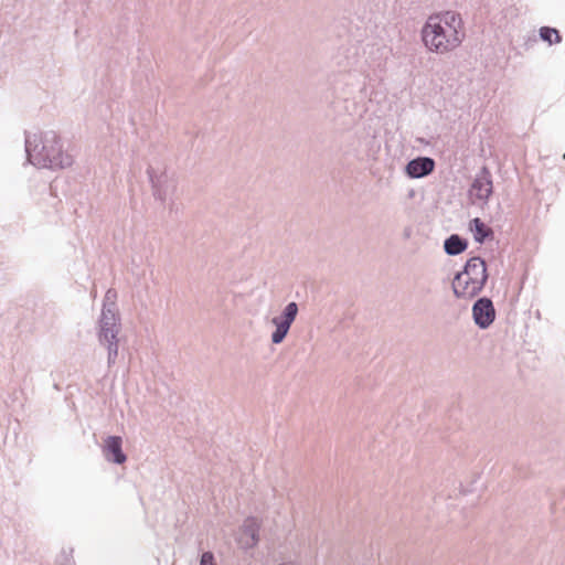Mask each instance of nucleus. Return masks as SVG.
Segmentation results:
<instances>
[{"label": "nucleus", "mask_w": 565, "mask_h": 565, "mask_svg": "<svg viewBox=\"0 0 565 565\" xmlns=\"http://www.w3.org/2000/svg\"><path fill=\"white\" fill-rule=\"evenodd\" d=\"M469 228L473 234V238L479 243H482L487 237L492 235V230L479 217L470 221Z\"/></svg>", "instance_id": "nucleus-10"}, {"label": "nucleus", "mask_w": 565, "mask_h": 565, "mask_svg": "<svg viewBox=\"0 0 565 565\" xmlns=\"http://www.w3.org/2000/svg\"><path fill=\"white\" fill-rule=\"evenodd\" d=\"M51 166H63L62 160H58L56 157L50 158Z\"/></svg>", "instance_id": "nucleus-14"}, {"label": "nucleus", "mask_w": 565, "mask_h": 565, "mask_svg": "<svg viewBox=\"0 0 565 565\" xmlns=\"http://www.w3.org/2000/svg\"><path fill=\"white\" fill-rule=\"evenodd\" d=\"M473 319L481 328L489 327L495 317V310L492 301L488 298L479 299L472 308Z\"/></svg>", "instance_id": "nucleus-6"}, {"label": "nucleus", "mask_w": 565, "mask_h": 565, "mask_svg": "<svg viewBox=\"0 0 565 565\" xmlns=\"http://www.w3.org/2000/svg\"><path fill=\"white\" fill-rule=\"evenodd\" d=\"M117 321L118 318L114 305L108 308L104 307L100 319L99 340L102 342L108 343L109 350L114 351L115 354L117 353Z\"/></svg>", "instance_id": "nucleus-3"}, {"label": "nucleus", "mask_w": 565, "mask_h": 565, "mask_svg": "<svg viewBox=\"0 0 565 565\" xmlns=\"http://www.w3.org/2000/svg\"><path fill=\"white\" fill-rule=\"evenodd\" d=\"M213 561H214L213 554L210 552H205V553H203V555L201 557L200 565H214Z\"/></svg>", "instance_id": "nucleus-13"}, {"label": "nucleus", "mask_w": 565, "mask_h": 565, "mask_svg": "<svg viewBox=\"0 0 565 565\" xmlns=\"http://www.w3.org/2000/svg\"><path fill=\"white\" fill-rule=\"evenodd\" d=\"M425 46L433 52L447 53L462 41V21L454 12L430 15L422 30Z\"/></svg>", "instance_id": "nucleus-1"}, {"label": "nucleus", "mask_w": 565, "mask_h": 565, "mask_svg": "<svg viewBox=\"0 0 565 565\" xmlns=\"http://www.w3.org/2000/svg\"><path fill=\"white\" fill-rule=\"evenodd\" d=\"M435 168V162L430 158H417L412 160L407 167L406 171L408 175L412 178H422L429 174Z\"/></svg>", "instance_id": "nucleus-8"}, {"label": "nucleus", "mask_w": 565, "mask_h": 565, "mask_svg": "<svg viewBox=\"0 0 565 565\" xmlns=\"http://www.w3.org/2000/svg\"><path fill=\"white\" fill-rule=\"evenodd\" d=\"M492 194V181L488 173L478 175L469 190V198L472 203L484 204Z\"/></svg>", "instance_id": "nucleus-4"}, {"label": "nucleus", "mask_w": 565, "mask_h": 565, "mask_svg": "<svg viewBox=\"0 0 565 565\" xmlns=\"http://www.w3.org/2000/svg\"><path fill=\"white\" fill-rule=\"evenodd\" d=\"M298 312V307L295 302H290L286 309L284 318H274L273 322L276 324V331L273 333V342L280 343L286 337L292 321Z\"/></svg>", "instance_id": "nucleus-5"}, {"label": "nucleus", "mask_w": 565, "mask_h": 565, "mask_svg": "<svg viewBox=\"0 0 565 565\" xmlns=\"http://www.w3.org/2000/svg\"><path fill=\"white\" fill-rule=\"evenodd\" d=\"M104 452L108 460H113L116 463H124L126 461V456L121 450L120 437H108L106 440Z\"/></svg>", "instance_id": "nucleus-9"}, {"label": "nucleus", "mask_w": 565, "mask_h": 565, "mask_svg": "<svg viewBox=\"0 0 565 565\" xmlns=\"http://www.w3.org/2000/svg\"><path fill=\"white\" fill-rule=\"evenodd\" d=\"M260 529V522L256 518H248L245 520L238 542L244 547H252L258 542V532Z\"/></svg>", "instance_id": "nucleus-7"}, {"label": "nucleus", "mask_w": 565, "mask_h": 565, "mask_svg": "<svg viewBox=\"0 0 565 565\" xmlns=\"http://www.w3.org/2000/svg\"><path fill=\"white\" fill-rule=\"evenodd\" d=\"M486 262L480 257L470 258L462 271L452 281V289L458 298L471 299L483 288L487 281Z\"/></svg>", "instance_id": "nucleus-2"}, {"label": "nucleus", "mask_w": 565, "mask_h": 565, "mask_svg": "<svg viewBox=\"0 0 565 565\" xmlns=\"http://www.w3.org/2000/svg\"><path fill=\"white\" fill-rule=\"evenodd\" d=\"M467 248V242L461 239L458 235H451L445 242V250L449 255H458Z\"/></svg>", "instance_id": "nucleus-11"}, {"label": "nucleus", "mask_w": 565, "mask_h": 565, "mask_svg": "<svg viewBox=\"0 0 565 565\" xmlns=\"http://www.w3.org/2000/svg\"><path fill=\"white\" fill-rule=\"evenodd\" d=\"M540 35L542 40L547 42L548 44L559 43L561 42V35L556 29L552 28H541Z\"/></svg>", "instance_id": "nucleus-12"}]
</instances>
